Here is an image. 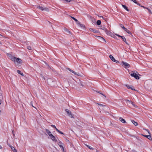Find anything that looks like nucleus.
I'll use <instances>...</instances> for the list:
<instances>
[{
    "label": "nucleus",
    "instance_id": "obj_27",
    "mask_svg": "<svg viewBox=\"0 0 152 152\" xmlns=\"http://www.w3.org/2000/svg\"><path fill=\"white\" fill-rule=\"evenodd\" d=\"M101 20H99L97 21L96 23L97 25H99L101 24Z\"/></svg>",
    "mask_w": 152,
    "mask_h": 152
},
{
    "label": "nucleus",
    "instance_id": "obj_58",
    "mask_svg": "<svg viewBox=\"0 0 152 152\" xmlns=\"http://www.w3.org/2000/svg\"><path fill=\"white\" fill-rule=\"evenodd\" d=\"M81 85H82V86H83V85L82 84H81Z\"/></svg>",
    "mask_w": 152,
    "mask_h": 152
},
{
    "label": "nucleus",
    "instance_id": "obj_31",
    "mask_svg": "<svg viewBox=\"0 0 152 152\" xmlns=\"http://www.w3.org/2000/svg\"><path fill=\"white\" fill-rule=\"evenodd\" d=\"M63 143H62L61 141H59V142H58V145H63Z\"/></svg>",
    "mask_w": 152,
    "mask_h": 152
},
{
    "label": "nucleus",
    "instance_id": "obj_46",
    "mask_svg": "<svg viewBox=\"0 0 152 152\" xmlns=\"http://www.w3.org/2000/svg\"><path fill=\"white\" fill-rule=\"evenodd\" d=\"M56 130V131L57 132H58V131H59V130H58L56 128V127L55 128Z\"/></svg>",
    "mask_w": 152,
    "mask_h": 152
},
{
    "label": "nucleus",
    "instance_id": "obj_57",
    "mask_svg": "<svg viewBox=\"0 0 152 152\" xmlns=\"http://www.w3.org/2000/svg\"><path fill=\"white\" fill-rule=\"evenodd\" d=\"M14 152H17V150H16V151H15Z\"/></svg>",
    "mask_w": 152,
    "mask_h": 152
},
{
    "label": "nucleus",
    "instance_id": "obj_41",
    "mask_svg": "<svg viewBox=\"0 0 152 152\" xmlns=\"http://www.w3.org/2000/svg\"><path fill=\"white\" fill-rule=\"evenodd\" d=\"M115 35L116 36H117L118 37H122V36H120L117 34H115Z\"/></svg>",
    "mask_w": 152,
    "mask_h": 152
},
{
    "label": "nucleus",
    "instance_id": "obj_1",
    "mask_svg": "<svg viewBox=\"0 0 152 152\" xmlns=\"http://www.w3.org/2000/svg\"><path fill=\"white\" fill-rule=\"evenodd\" d=\"M10 59L12 61L14 62L15 64L17 63L20 64L22 63V60L19 58H16L15 57L12 56L10 58Z\"/></svg>",
    "mask_w": 152,
    "mask_h": 152
},
{
    "label": "nucleus",
    "instance_id": "obj_14",
    "mask_svg": "<svg viewBox=\"0 0 152 152\" xmlns=\"http://www.w3.org/2000/svg\"><path fill=\"white\" fill-rule=\"evenodd\" d=\"M126 86L128 88L132 90H135L133 88V87L132 86H130L127 85H126Z\"/></svg>",
    "mask_w": 152,
    "mask_h": 152
},
{
    "label": "nucleus",
    "instance_id": "obj_47",
    "mask_svg": "<svg viewBox=\"0 0 152 152\" xmlns=\"http://www.w3.org/2000/svg\"><path fill=\"white\" fill-rule=\"evenodd\" d=\"M96 37H97V38H99V39L100 37V36H96Z\"/></svg>",
    "mask_w": 152,
    "mask_h": 152
},
{
    "label": "nucleus",
    "instance_id": "obj_54",
    "mask_svg": "<svg viewBox=\"0 0 152 152\" xmlns=\"http://www.w3.org/2000/svg\"><path fill=\"white\" fill-rule=\"evenodd\" d=\"M32 106L33 107H34L36 109H37V108H36L35 107H34V106L33 105H32Z\"/></svg>",
    "mask_w": 152,
    "mask_h": 152
},
{
    "label": "nucleus",
    "instance_id": "obj_52",
    "mask_svg": "<svg viewBox=\"0 0 152 152\" xmlns=\"http://www.w3.org/2000/svg\"><path fill=\"white\" fill-rule=\"evenodd\" d=\"M105 113H108L109 114V113L108 112H106Z\"/></svg>",
    "mask_w": 152,
    "mask_h": 152
},
{
    "label": "nucleus",
    "instance_id": "obj_24",
    "mask_svg": "<svg viewBox=\"0 0 152 152\" xmlns=\"http://www.w3.org/2000/svg\"><path fill=\"white\" fill-rule=\"evenodd\" d=\"M18 73L22 76H23V73L21 72L20 70H18L17 71Z\"/></svg>",
    "mask_w": 152,
    "mask_h": 152
},
{
    "label": "nucleus",
    "instance_id": "obj_19",
    "mask_svg": "<svg viewBox=\"0 0 152 152\" xmlns=\"http://www.w3.org/2000/svg\"><path fill=\"white\" fill-rule=\"evenodd\" d=\"M64 144L63 143V145H60L59 146L60 147V148H61V150L63 151H64Z\"/></svg>",
    "mask_w": 152,
    "mask_h": 152
},
{
    "label": "nucleus",
    "instance_id": "obj_7",
    "mask_svg": "<svg viewBox=\"0 0 152 152\" xmlns=\"http://www.w3.org/2000/svg\"><path fill=\"white\" fill-rule=\"evenodd\" d=\"M126 102L127 103H129V104H131L132 105L135 107H137V106L135 104H134L133 102H132L128 100H126Z\"/></svg>",
    "mask_w": 152,
    "mask_h": 152
},
{
    "label": "nucleus",
    "instance_id": "obj_15",
    "mask_svg": "<svg viewBox=\"0 0 152 152\" xmlns=\"http://www.w3.org/2000/svg\"><path fill=\"white\" fill-rule=\"evenodd\" d=\"M77 24L81 28H84L85 26L83 24H81L79 22H77Z\"/></svg>",
    "mask_w": 152,
    "mask_h": 152
},
{
    "label": "nucleus",
    "instance_id": "obj_49",
    "mask_svg": "<svg viewBox=\"0 0 152 152\" xmlns=\"http://www.w3.org/2000/svg\"><path fill=\"white\" fill-rule=\"evenodd\" d=\"M100 17L101 18H102V19H103L104 20V17L103 16H100Z\"/></svg>",
    "mask_w": 152,
    "mask_h": 152
},
{
    "label": "nucleus",
    "instance_id": "obj_23",
    "mask_svg": "<svg viewBox=\"0 0 152 152\" xmlns=\"http://www.w3.org/2000/svg\"><path fill=\"white\" fill-rule=\"evenodd\" d=\"M11 148L12 150L14 152L16 150V149L15 148L11 145H9Z\"/></svg>",
    "mask_w": 152,
    "mask_h": 152
},
{
    "label": "nucleus",
    "instance_id": "obj_20",
    "mask_svg": "<svg viewBox=\"0 0 152 152\" xmlns=\"http://www.w3.org/2000/svg\"><path fill=\"white\" fill-rule=\"evenodd\" d=\"M64 30L67 33L69 34H71V33L70 31H69L68 29H67L66 28H64Z\"/></svg>",
    "mask_w": 152,
    "mask_h": 152
},
{
    "label": "nucleus",
    "instance_id": "obj_25",
    "mask_svg": "<svg viewBox=\"0 0 152 152\" xmlns=\"http://www.w3.org/2000/svg\"><path fill=\"white\" fill-rule=\"evenodd\" d=\"M53 80L51 79H49L47 80V82L48 83H50L51 82H52Z\"/></svg>",
    "mask_w": 152,
    "mask_h": 152
},
{
    "label": "nucleus",
    "instance_id": "obj_34",
    "mask_svg": "<svg viewBox=\"0 0 152 152\" xmlns=\"http://www.w3.org/2000/svg\"><path fill=\"white\" fill-rule=\"evenodd\" d=\"M27 48H28V49L29 50H31V47L30 46H28L27 47Z\"/></svg>",
    "mask_w": 152,
    "mask_h": 152
},
{
    "label": "nucleus",
    "instance_id": "obj_32",
    "mask_svg": "<svg viewBox=\"0 0 152 152\" xmlns=\"http://www.w3.org/2000/svg\"><path fill=\"white\" fill-rule=\"evenodd\" d=\"M143 129L144 130H145L146 131H147L148 132V134H149V135H151V133H150V132L149 131L148 129Z\"/></svg>",
    "mask_w": 152,
    "mask_h": 152
},
{
    "label": "nucleus",
    "instance_id": "obj_48",
    "mask_svg": "<svg viewBox=\"0 0 152 152\" xmlns=\"http://www.w3.org/2000/svg\"><path fill=\"white\" fill-rule=\"evenodd\" d=\"M67 69L69 71H71V69H69V68H67Z\"/></svg>",
    "mask_w": 152,
    "mask_h": 152
},
{
    "label": "nucleus",
    "instance_id": "obj_56",
    "mask_svg": "<svg viewBox=\"0 0 152 152\" xmlns=\"http://www.w3.org/2000/svg\"><path fill=\"white\" fill-rule=\"evenodd\" d=\"M32 106L33 107H34L36 109H37V108H36L35 107H34V106L33 105H32Z\"/></svg>",
    "mask_w": 152,
    "mask_h": 152
},
{
    "label": "nucleus",
    "instance_id": "obj_42",
    "mask_svg": "<svg viewBox=\"0 0 152 152\" xmlns=\"http://www.w3.org/2000/svg\"><path fill=\"white\" fill-rule=\"evenodd\" d=\"M58 133L61 134H63V132H61L59 130L58 132Z\"/></svg>",
    "mask_w": 152,
    "mask_h": 152
},
{
    "label": "nucleus",
    "instance_id": "obj_59",
    "mask_svg": "<svg viewBox=\"0 0 152 152\" xmlns=\"http://www.w3.org/2000/svg\"><path fill=\"white\" fill-rule=\"evenodd\" d=\"M0 35H1L0 34Z\"/></svg>",
    "mask_w": 152,
    "mask_h": 152
},
{
    "label": "nucleus",
    "instance_id": "obj_5",
    "mask_svg": "<svg viewBox=\"0 0 152 152\" xmlns=\"http://www.w3.org/2000/svg\"><path fill=\"white\" fill-rule=\"evenodd\" d=\"M65 111L67 113L68 115L71 118H73V115H72V113L68 109H66L65 110Z\"/></svg>",
    "mask_w": 152,
    "mask_h": 152
},
{
    "label": "nucleus",
    "instance_id": "obj_45",
    "mask_svg": "<svg viewBox=\"0 0 152 152\" xmlns=\"http://www.w3.org/2000/svg\"><path fill=\"white\" fill-rule=\"evenodd\" d=\"M51 126L52 127H53L55 128L56 127V126L54 125H51Z\"/></svg>",
    "mask_w": 152,
    "mask_h": 152
},
{
    "label": "nucleus",
    "instance_id": "obj_21",
    "mask_svg": "<svg viewBox=\"0 0 152 152\" xmlns=\"http://www.w3.org/2000/svg\"><path fill=\"white\" fill-rule=\"evenodd\" d=\"M122 6L127 11H129V9H128L127 7L125 5L122 4Z\"/></svg>",
    "mask_w": 152,
    "mask_h": 152
},
{
    "label": "nucleus",
    "instance_id": "obj_16",
    "mask_svg": "<svg viewBox=\"0 0 152 152\" xmlns=\"http://www.w3.org/2000/svg\"><path fill=\"white\" fill-rule=\"evenodd\" d=\"M119 120L123 123H126L125 120L121 117H120Z\"/></svg>",
    "mask_w": 152,
    "mask_h": 152
},
{
    "label": "nucleus",
    "instance_id": "obj_30",
    "mask_svg": "<svg viewBox=\"0 0 152 152\" xmlns=\"http://www.w3.org/2000/svg\"><path fill=\"white\" fill-rule=\"evenodd\" d=\"M91 21L93 23H95L96 22V20L93 18H91Z\"/></svg>",
    "mask_w": 152,
    "mask_h": 152
},
{
    "label": "nucleus",
    "instance_id": "obj_11",
    "mask_svg": "<svg viewBox=\"0 0 152 152\" xmlns=\"http://www.w3.org/2000/svg\"><path fill=\"white\" fill-rule=\"evenodd\" d=\"M143 136L147 138H148L149 140H152V138L151 137V136L150 135H142Z\"/></svg>",
    "mask_w": 152,
    "mask_h": 152
},
{
    "label": "nucleus",
    "instance_id": "obj_8",
    "mask_svg": "<svg viewBox=\"0 0 152 152\" xmlns=\"http://www.w3.org/2000/svg\"><path fill=\"white\" fill-rule=\"evenodd\" d=\"M122 63L123 64V65L126 67H129L130 66L126 62L124 61H122Z\"/></svg>",
    "mask_w": 152,
    "mask_h": 152
},
{
    "label": "nucleus",
    "instance_id": "obj_38",
    "mask_svg": "<svg viewBox=\"0 0 152 152\" xmlns=\"http://www.w3.org/2000/svg\"><path fill=\"white\" fill-rule=\"evenodd\" d=\"M73 20H74L75 21L77 22H77H79L75 18Z\"/></svg>",
    "mask_w": 152,
    "mask_h": 152
},
{
    "label": "nucleus",
    "instance_id": "obj_35",
    "mask_svg": "<svg viewBox=\"0 0 152 152\" xmlns=\"http://www.w3.org/2000/svg\"><path fill=\"white\" fill-rule=\"evenodd\" d=\"M144 7V8H146V9H147L148 10V11L149 12L151 13V10L149 9H148V8H145L144 7Z\"/></svg>",
    "mask_w": 152,
    "mask_h": 152
},
{
    "label": "nucleus",
    "instance_id": "obj_51",
    "mask_svg": "<svg viewBox=\"0 0 152 152\" xmlns=\"http://www.w3.org/2000/svg\"><path fill=\"white\" fill-rule=\"evenodd\" d=\"M71 17L73 19H74L75 18L73 17H72V16H71Z\"/></svg>",
    "mask_w": 152,
    "mask_h": 152
},
{
    "label": "nucleus",
    "instance_id": "obj_36",
    "mask_svg": "<svg viewBox=\"0 0 152 152\" xmlns=\"http://www.w3.org/2000/svg\"><path fill=\"white\" fill-rule=\"evenodd\" d=\"M87 147L90 149H92L93 148H92L91 147V146H89V145H87Z\"/></svg>",
    "mask_w": 152,
    "mask_h": 152
},
{
    "label": "nucleus",
    "instance_id": "obj_26",
    "mask_svg": "<svg viewBox=\"0 0 152 152\" xmlns=\"http://www.w3.org/2000/svg\"><path fill=\"white\" fill-rule=\"evenodd\" d=\"M99 39H100L101 41H102L103 42H106V41H105V39L102 37H100Z\"/></svg>",
    "mask_w": 152,
    "mask_h": 152
},
{
    "label": "nucleus",
    "instance_id": "obj_13",
    "mask_svg": "<svg viewBox=\"0 0 152 152\" xmlns=\"http://www.w3.org/2000/svg\"><path fill=\"white\" fill-rule=\"evenodd\" d=\"M46 131L47 132V133L49 135L50 137L51 136H52V135H53L52 134L51 132L48 129H46Z\"/></svg>",
    "mask_w": 152,
    "mask_h": 152
},
{
    "label": "nucleus",
    "instance_id": "obj_39",
    "mask_svg": "<svg viewBox=\"0 0 152 152\" xmlns=\"http://www.w3.org/2000/svg\"><path fill=\"white\" fill-rule=\"evenodd\" d=\"M97 92L100 93V94H101L102 95H103V96H104L105 97V98H106V96L105 95H104V94H102V93H101L100 92H97Z\"/></svg>",
    "mask_w": 152,
    "mask_h": 152
},
{
    "label": "nucleus",
    "instance_id": "obj_22",
    "mask_svg": "<svg viewBox=\"0 0 152 152\" xmlns=\"http://www.w3.org/2000/svg\"><path fill=\"white\" fill-rule=\"evenodd\" d=\"M131 121L135 126H137V122L135 121L134 120H132Z\"/></svg>",
    "mask_w": 152,
    "mask_h": 152
},
{
    "label": "nucleus",
    "instance_id": "obj_55",
    "mask_svg": "<svg viewBox=\"0 0 152 152\" xmlns=\"http://www.w3.org/2000/svg\"><path fill=\"white\" fill-rule=\"evenodd\" d=\"M32 106L33 107H34L36 109H37V108H36L35 107H34V106L33 105H32Z\"/></svg>",
    "mask_w": 152,
    "mask_h": 152
},
{
    "label": "nucleus",
    "instance_id": "obj_9",
    "mask_svg": "<svg viewBox=\"0 0 152 152\" xmlns=\"http://www.w3.org/2000/svg\"><path fill=\"white\" fill-rule=\"evenodd\" d=\"M96 104L99 105L100 107H106V108L107 109V110H109V108L107 107H106V105H105L102 104H99L98 103H97Z\"/></svg>",
    "mask_w": 152,
    "mask_h": 152
},
{
    "label": "nucleus",
    "instance_id": "obj_28",
    "mask_svg": "<svg viewBox=\"0 0 152 152\" xmlns=\"http://www.w3.org/2000/svg\"><path fill=\"white\" fill-rule=\"evenodd\" d=\"M124 30L126 32H127L129 34H131V33L130 32V31L129 30H128L127 28H126Z\"/></svg>",
    "mask_w": 152,
    "mask_h": 152
},
{
    "label": "nucleus",
    "instance_id": "obj_18",
    "mask_svg": "<svg viewBox=\"0 0 152 152\" xmlns=\"http://www.w3.org/2000/svg\"><path fill=\"white\" fill-rule=\"evenodd\" d=\"M121 38L123 39V41L125 42L126 44H128V43L126 41V39L125 38V37H124V36H122V37H121Z\"/></svg>",
    "mask_w": 152,
    "mask_h": 152
},
{
    "label": "nucleus",
    "instance_id": "obj_50",
    "mask_svg": "<svg viewBox=\"0 0 152 152\" xmlns=\"http://www.w3.org/2000/svg\"><path fill=\"white\" fill-rule=\"evenodd\" d=\"M71 17L73 19H74L75 18L73 17H72V16H71Z\"/></svg>",
    "mask_w": 152,
    "mask_h": 152
},
{
    "label": "nucleus",
    "instance_id": "obj_43",
    "mask_svg": "<svg viewBox=\"0 0 152 152\" xmlns=\"http://www.w3.org/2000/svg\"><path fill=\"white\" fill-rule=\"evenodd\" d=\"M110 35H112V36H113V37H114V38H115V36H114L113 34L111 33V34H110Z\"/></svg>",
    "mask_w": 152,
    "mask_h": 152
},
{
    "label": "nucleus",
    "instance_id": "obj_6",
    "mask_svg": "<svg viewBox=\"0 0 152 152\" xmlns=\"http://www.w3.org/2000/svg\"><path fill=\"white\" fill-rule=\"evenodd\" d=\"M109 57L113 61L115 62L116 63H119L118 61L117 60H115L114 57L112 55H110Z\"/></svg>",
    "mask_w": 152,
    "mask_h": 152
},
{
    "label": "nucleus",
    "instance_id": "obj_3",
    "mask_svg": "<svg viewBox=\"0 0 152 152\" xmlns=\"http://www.w3.org/2000/svg\"><path fill=\"white\" fill-rule=\"evenodd\" d=\"M37 8L38 9H40L42 11L45 10L47 12H48L49 11V10L48 8L40 6V5L37 6Z\"/></svg>",
    "mask_w": 152,
    "mask_h": 152
},
{
    "label": "nucleus",
    "instance_id": "obj_4",
    "mask_svg": "<svg viewBox=\"0 0 152 152\" xmlns=\"http://www.w3.org/2000/svg\"><path fill=\"white\" fill-rule=\"evenodd\" d=\"M101 29L103 30L107 34L110 35L113 37H114L113 36L111 35L110 34H111V32H110V31H109L106 28L103 27V28H102Z\"/></svg>",
    "mask_w": 152,
    "mask_h": 152
},
{
    "label": "nucleus",
    "instance_id": "obj_10",
    "mask_svg": "<svg viewBox=\"0 0 152 152\" xmlns=\"http://www.w3.org/2000/svg\"><path fill=\"white\" fill-rule=\"evenodd\" d=\"M89 30L94 33H96L98 32V31L97 30L94 28H89Z\"/></svg>",
    "mask_w": 152,
    "mask_h": 152
},
{
    "label": "nucleus",
    "instance_id": "obj_40",
    "mask_svg": "<svg viewBox=\"0 0 152 152\" xmlns=\"http://www.w3.org/2000/svg\"><path fill=\"white\" fill-rule=\"evenodd\" d=\"M64 1H65L66 2H69L71 1V0H64Z\"/></svg>",
    "mask_w": 152,
    "mask_h": 152
},
{
    "label": "nucleus",
    "instance_id": "obj_17",
    "mask_svg": "<svg viewBox=\"0 0 152 152\" xmlns=\"http://www.w3.org/2000/svg\"><path fill=\"white\" fill-rule=\"evenodd\" d=\"M70 72H72V73H73L75 75H78V76L80 75V74L75 72L74 71L72 70V69L71 70V71H70Z\"/></svg>",
    "mask_w": 152,
    "mask_h": 152
},
{
    "label": "nucleus",
    "instance_id": "obj_29",
    "mask_svg": "<svg viewBox=\"0 0 152 152\" xmlns=\"http://www.w3.org/2000/svg\"><path fill=\"white\" fill-rule=\"evenodd\" d=\"M120 26L124 30L126 28L124 26V25L121 24H120Z\"/></svg>",
    "mask_w": 152,
    "mask_h": 152
},
{
    "label": "nucleus",
    "instance_id": "obj_12",
    "mask_svg": "<svg viewBox=\"0 0 152 152\" xmlns=\"http://www.w3.org/2000/svg\"><path fill=\"white\" fill-rule=\"evenodd\" d=\"M50 137L51 139H52V140L54 141H55V142H57V140H56V139L55 137L53 135H52V136H51Z\"/></svg>",
    "mask_w": 152,
    "mask_h": 152
},
{
    "label": "nucleus",
    "instance_id": "obj_33",
    "mask_svg": "<svg viewBox=\"0 0 152 152\" xmlns=\"http://www.w3.org/2000/svg\"><path fill=\"white\" fill-rule=\"evenodd\" d=\"M143 129L144 130H145L146 131H147L148 132V134H149V135H151V133H150V132L149 131L148 129Z\"/></svg>",
    "mask_w": 152,
    "mask_h": 152
},
{
    "label": "nucleus",
    "instance_id": "obj_37",
    "mask_svg": "<svg viewBox=\"0 0 152 152\" xmlns=\"http://www.w3.org/2000/svg\"><path fill=\"white\" fill-rule=\"evenodd\" d=\"M131 0L132 1H133V2H134L135 3L137 4V2L135 0Z\"/></svg>",
    "mask_w": 152,
    "mask_h": 152
},
{
    "label": "nucleus",
    "instance_id": "obj_44",
    "mask_svg": "<svg viewBox=\"0 0 152 152\" xmlns=\"http://www.w3.org/2000/svg\"><path fill=\"white\" fill-rule=\"evenodd\" d=\"M65 140L67 142H70L69 140L68 139H66Z\"/></svg>",
    "mask_w": 152,
    "mask_h": 152
},
{
    "label": "nucleus",
    "instance_id": "obj_53",
    "mask_svg": "<svg viewBox=\"0 0 152 152\" xmlns=\"http://www.w3.org/2000/svg\"><path fill=\"white\" fill-rule=\"evenodd\" d=\"M1 100H0V104H1Z\"/></svg>",
    "mask_w": 152,
    "mask_h": 152
},
{
    "label": "nucleus",
    "instance_id": "obj_2",
    "mask_svg": "<svg viewBox=\"0 0 152 152\" xmlns=\"http://www.w3.org/2000/svg\"><path fill=\"white\" fill-rule=\"evenodd\" d=\"M130 74L131 76L134 77L136 79H140V77L138 76V75H140L137 72H136L135 71L132 72Z\"/></svg>",
    "mask_w": 152,
    "mask_h": 152
}]
</instances>
